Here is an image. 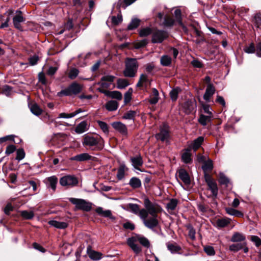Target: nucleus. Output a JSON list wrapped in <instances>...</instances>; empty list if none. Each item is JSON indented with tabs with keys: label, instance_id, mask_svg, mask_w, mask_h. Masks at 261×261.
I'll return each instance as SVG.
<instances>
[{
	"label": "nucleus",
	"instance_id": "1",
	"mask_svg": "<svg viewBox=\"0 0 261 261\" xmlns=\"http://www.w3.org/2000/svg\"><path fill=\"white\" fill-rule=\"evenodd\" d=\"M146 213L144 216V225L153 230L159 225L158 214L161 212V207L157 203L152 202L147 197L144 199Z\"/></svg>",
	"mask_w": 261,
	"mask_h": 261
},
{
	"label": "nucleus",
	"instance_id": "2",
	"mask_svg": "<svg viewBox=\"0 0 261 261\" xmlns=\"http://www.w3.org/2000/svg\"><path fill=\"white\" fill-rule=\"evenodd\" d=\"M83 146L92 150H100L104 146L103 140L100 137L86 135L83 140Z\"/></svg>",
	"mask_w": 261,
	"mask_h": 261
},
{
	"label": "nucleus",
	"instance_id": "3",
	"mask_svg": "<svg viewBox=\"0 0 261 261\" xmlns=\"http://www.w3.org/2000/svg\"><path fill=\"white\" fill-rule=\"evenodd\" d=\"M125 68L123 74L125 77H134L136 76L139 64L135 58H127L125 61Z\"/></svg>",
	"mask_w": 261,
	"mask_h": 261
},
{
	"label": "nucleus",
	"instance_id": "4",
	"mask_svg": "<svg viewBox=\"0 0 261 261\" xmlns=\"http://www.w3.org/2000/svg\"><path fill=\"white\" fill-rule=\"evenodd\" d=\"M82 90V86L77 83L73 82L67 88L57 93V96L62 97L63 96H71L80 93Z\"/></svg>",
	"mask_w": 261,
	"mask_h": 261
},
{
	"label": "nucleus",
	"instance_id": "5",
	"mask_svg": "<svg viewBox=\"0 0 261 261\" xmlns=\"http://www.w3.org/2000/svg\"><path fill=\"white\" fill-rule=\"evenodd\" d=\"M69 201L78 210H81L85 212H89L92 208V203L87 201L83 199H78L75 198H69Z\"/></svg>",
	"mask_w": 261,
	"mask_h": 261
},
{
	"label": "nucleus",
	"instance_id": "6",
	"mask_svg": "<svg viewBox=\"0 0 261 261\" xmlns=\"http://www.w3.org/2000/svg\"><path fill=\"white\" fill-rule=\"evenodd\" d=\"M168 37V33L163 30H155L152 33L151 42L153 43H162Z\"/></svg>",
	"mask_w": 261,
	"mask_h": 261
},
{
	"label": "nucleus",
	"instance_id": "7",
	"mask_svg": "<svg viewBox=\"0 0 261 261\" xmlns=\"http://www.w3.org/2000/svg\"><path fill=\"white\" fill-rule=\"evenodd\" d=\"M60 184L62 186L74 187L78 184V180L73 175H66L60 178Z\"/></svg>",
	"mask_w": 261,
	"mask_h": 261
},
{
	"label": "nucleus",
	"instance_id": "8",
	"mask_svg": "<svg viewBox=\"0 0 261 261\" xmlns=\"http://www.w3.org/2000/svg\"><path fill=\"white\" fill-rule=\"evenodd\" d=\"M204 178L213 195L216 197L218 194V187L216 181L207 173L204 174Z\"/></svg>",
	"mask_w": 261,
	"mask_h": 261
},
{
	"label": "nucleus",
	"instance_id": "9",
	"mask_svg": "<svg viewBox=\"0 0 261 261\" xmlns=\"http://www.w3.org/2000/svg\"><path fill=\"white\" fill-rule=\"evenodd\" d=\"M168 126L164 124L160 127V132L155 135V138L157 140H161L162 142L167 141L169 137Z\"/></svg>",
	"mask_w": 261,
	"mask_h": 261
},
{
	"label": "nucleus",
	"instance_id": "10",
	"mask_svg": "<svg viewBox=\"0 0 261 261\" xmlns=\"http://www.w3.org/2000/svg\"><path fill=\"white\" fill-rule=\"evenodd\" d=\"M127 208H129L133 213L138 215L142 220L143 223H144V216L146 213L145 209H140L139 205L135 203H129L127 204Z\"/></svg>",
	"mask_w": 261,
	"mask_h": 261
},
{
	"label": "nucleus",
	"instance_id": "11",
	"mask_svg": "<svg viewBox=\"0 0 261 261\" xmlns=\"http://www.w3.org/2000/svg\"><path fill=\"white\" fill-rule=\"evenodd\" d=\"M16 15L13 18V22L15 28L21 30V22L24 21L25 19L22 15V12L20 10L16 11Z\"/></svg>",
	"mask_w": 261,
	"mask_h": 261
},
{
	"label": "nucleus",
	"instance_id": "12",
	"mask_svg": "<svg viewBox=\"0 0 261 261\" xmlns=\"http://www.w3.org/2000/svg\"><path fill=\"white\" fill-rule=\"evenodd\" d=\"M203 141L204 138L202 136H200L193 141L188 143L187 148L190 149L191 151L193 150L194 151H196L200 147Z\"/></svg>",
	"mask_w": 261,
	"mask_h": 261
},
{
	"label": "nucleus",
	"instance_id": "13",
	"mask_svg": "<svg viewBox=\"0 0 261 261\" xmlns=\"http://www.w3.org/2000/svg\"><path fill=\"white\" fill-rule=\"evenodd\" d=\"M137 241V238L135 237L129 238L127 240V244L133 250L136 254H138L141 252V247L136 243Z\"/></svg>",
	"mask_w": 261,
	"mask_h": 261
},
{
	"label": "nucleus",
	"instance_id": "14",
	"mask_svg": "<svg viewBox=\"0 0 261 261\" xmlns=\"http://www.w3.org/2000/svg\"><path fill=\"white\" fill-rule=\"evenodd\" d=\"M177 173L178 174V177L182 180V181L186 185H189L191 183V179L188 173L184 169H179Z\"/></svg>",
	"mask_w": 261,
	"mask_h": 261
},
{
	"label": "nucleus",
	"instance_id": "15",
	"mask_svg": "<svg viewBox=\"0 0 261 261\" xmlns=\"http://www.w3.org/2000/svg\"><path fill=\"white\" fill-rule=\"evenodd\" d=\"M44 182L48 188H50L53 191H55L58 183V178L56 176L48 177L44 180Z\"/></svg>",
	"mask_w": 261,
	"mask_h": 261
},
{
	"label": "nucleus",
	"instance_id": "16",
	"mask_svg": "<svg viewBox=\"0 0 261 261\" xmlns=\"http://www.w3.org/2000/svg\"><path fill=\"white\" fill-rule=\"evenodd\" d=\"M215 92V88L213 84H208L207 85L205 92L203 95V99L206 102L210 101L211 97L214 94Z\"/></svg>",
	"mask_w": 261,
	"mask_h": 261
},
{
	"label": "nucleus",
	"instance_id": "17",
	"mask_svg": "<svg viewBox=\"0 0 261 261\" xmlns=\"http://www.w3.org/2000/svg\"><path fill=\"white\" fill-rule=\"evenodd\" d=\"M99 92L105 94L107 96L112 98H115L117 100H121L122 98V95L119 91H110L107 90H101L99 89Z\"/></svg>",
	"mask_w": 261,
	"mask_h": 261
},
{
	"label": "nucleus",
	"instance_id": "18",
	"mask_svg": "<svg viewBox=\"0 0 261 261\" xmlns=\"http://www.w3.org/2000/svg\"><path fill=\"white\" fill-rule=\"evenodd\" d=\"M113 127L123 135L127 134V129L125 124L120 122H114L112 124Z\"/></svg>",
	"mask_w": 261,
	"mask_h": 261
},
{
	"label": "nucleus",
	"instance_id": "19",
	"mask_svg": "<svg viewBox=\"0 0 261 261\" xmlns=\"http://www.w3.org/2000/svg\"><path fill=\"white\" fill-rule=\"evenodd\" d=\"M87 252L90 258L93 260H100L102 257L101 253L91 249L90 247H88Z\"/></svg>",
	"mask_w": 261,
	"mask_h": 261
},
{
	"label": "nucleus",
	"instance_id": "20",
	"mask_svg": "<svg viewBox=\"0 0 261 261\" xmlns=\"http://www.w3.org/2000/svg\"><path fill=\"white\" fill-rule=\"evenodd\" d=\"M95 212L99 216L106 218H109L112 220H114L115 219V217L112 215L110 210H103L101 207H98L96 208Z\"/></svg>",
	"mask_w": 261,
	"mask_h": 261
},
{
	"label": "nucleus",
	"instance_id": "21",
	"mask_svg": "<svg viewBox=\"0 0 261 261\" xmlns=\"http://www.w3.org/2000/svg\"><path fill=\"white\" fill-rule=\"evenodd\" d=\"M183 108L186 113L190 114L195 110L196 102L192 100H187L184 103Z\"/></svg>",
	"mask_w": 261,
	"mask_h": 261
},
{
	"label": "nucleus",
	"instance_id": "22",
	"mask_svg": "<svg viewBox=\"0 0 261 261\" xmlns=\"http://www.w3.org/2000/svg\"><path fill=\"white\" fill-rule=\"evenodd\" d=\"M230 221L231 219L228 218L218 219L216 220L214 225L218 228H223L229 224Z\"/></svg>",
	"mask_w": 261,
	"mask_h": 261
},
{
	"label": "nucleus",
	"instance_id": "23",
	"mask_svg": "<svg viewBox=\"0 0 261 261\" xmlns=\"http://www.w3.org/2000/svg\"><path fill=\"white\" fill-rule=\"evenodd\" d=\"M192 154L191 150L188 148L183 150V153L181 155V160L185 164H190L192 162Z\"/></svg>",
	"mask_w": 261,
	"mask_h": 261
},
{
	"label": "nucleus",
	"instance_id": "24",
	"mask_svg": "<svg viewBox=\"0 0 261 261\" xmlns=\"http://www.w3.org/2000/svg\"><path fill=\"white\" fill-rule=\"evenodd\" d=\"M132 165L137 169H139V167L141 166L143 164V160L140 155H137L135 157L130 158Z\"/></svg>",
	"mask_w": 261,
	"mask_h": 261
},
{
	"label": "nucleus",
	"instance_id": "25",
	"mask_svg": "<svg viewBox=\"0 0 261 261\" xmlns=\"http://www.w3.org/2000/svg\"><path fill=\"white\" fill-rule=\"evenodd\" d=\"M48 224L57 228L64 229L68 226L67 223L64 222H59L56 220H51L48 222Z\"/></svg>",
	"mask_w": 261,
	"mask_h": 261
},
{
	"label": "nucleus",
	"instance_id": "26",
	"mask_svg": "<svg viewBox=\"0 0 261 261\" xmlns=\"http://www.w3.org/2000/svg\"><path fill=\"white\" fill-rule=\"evenodd\" d=\"M84 111L82 110L81 109H79L76 110L75 112L71 113H60L59 115L58 118H71L78 114L84 112Z\"/></svg>",
	"mask_w": 261,
	"mask_h": 261
},
{
	"label": "nucleus",
	"instance_id": "27",
	"mask_svg": "<svg viewBox=\"0 0 261 261\" xmlns=\"http://www.w3.org/2000/svg\"><path fill=\"white\" fill-rule=\"evenodd\" d=\"M90 159L91 156L88 153H83L73 156L71 158V160L79 162H83L90 160Z\"/></svg>",
	"mask_w": 261,
	"mask_h": 261
},
{
	"label": "nucleus",
	"instance_id": "28",
	"mask_svg": "<svg viewBox=\"0 0 261 261\" xmlns=\"http://www.w3.org/2000/svg\"><path fill=\"white\" fill-rule=\"evenodd\" d=\"M212 117L211 115L200 114L198 118V122L202 126H205L208 122H211Z\"/></svg>",
	"mask_w": 261,
	"mask_h": 261
},
{
	"label": "nucleus",
	"instance_id": "29",
	"mask_svg": "<svg viewBox=\"0 0 261 261\" xmlns=\"http://www.w3.org/2000/svg\"><path fill=\"white\" fill-rule=\"evenodd\" d=\"M127 168L124 164H121L120 165L118 169L117 173V178L119 180H121L124 178L125 176V172L127 170Z\"/></svg>",
	"mask_w": 261,
	"mask_h": 261
},
{
	"label": "nucleus",
	"instance_id": "30",
	"mask_svg": "<svg viewBox=\"0 0 261 261\" xmlns=\"http://www.w3.org/2000/svg\"><path fill=\"white\" fill-rule=\"evenodd\" d=\"M166 245L168 249L172 253H177L181 249V247L175 243L173 244L168 242L167 243Z\"/></svg>",
	"mask_w": 261,
	"mask_h": 261
},
{
	"label": "nucleus",
	"instance_id": "31",
	"mask_svg": "<svg viewBox=\"0 0 261 261\" xmlns=\"http://www.w3.org/2000/svg\"><path fill=\"white\" fill-rule=\"evenodd\" d=\"M225 211L226 213L229 215L236 216V217H243V214L240 211H239L237 210H235L231 207H226L225 208Z\"/></svg>",
	"mask_w": 261,
	"mask_h": 261
},
{
	"label": "nucleus",
	"instance_id": "32",
	"mask_svg": "<svg viewBox=\"0 0 261 261\" xmlns=\"http://www.w3.org/2000/svg\"><path fill=\"white\" fill-rule=\"evenodd\" d=\"M172 63V58L168 55H163L161 57L160 63L163 66H169Z\"/></svg>",
	"mask_w": 261,
	"mask_h": 261
},
{
	"label": "nucleus",
	"instance_id": "33",
	"mask_svg": "<svg viewBox=\"0 0 261 261\" xmlns=\"http://www.w3.org/2000/svg\"><path fill=\"white\" fill-rule=\"evenodd\" d=\"M175 22V20L169 16H166L164 18V21L162 25L165 27H171Z\"/></svg>",
	"mask_w": 261,
	"mask_h": 261
},
{
	"label": "nucleus",
	"instance_id": "34",
	"mask_svg": "<svg viewBox=\"0 0 261 261\" xmlns=\"http://www.w3.org/2000/svg\"><path fill=\"white\" fill-rule=\"evenodd\" d=\"M129 185L133 189H137L141 186V181L138 178L134 177L130 178Z\"/></svg>",
	"mask_w": 261,
	"mask_h": 261
},
{
	"label": "nucleus",
	"instance_id": "35",
	"mask_svg": "<svg viewBox=\"0 0 261 261\" xmlns=\"http://www.w3.org/2000/svg\"><path fill=\"white\" fill-rule=\"evenodd\" d=\"M118 107V102L115 100H110L106 105V109L109 111H114L117 109Z\"/></svg>",
	"mask_w": 261,
	"mask_h": 261
},
{
	"label": "nucleus",
	"instance_id": "36",
	"mask_svg": "<svg viewBox=\"0 0 261 261\" xmlns=\"http://www.w3.org/2000/svg\"><path fill=\"white\" fill-rule=\"evenodd\" d=\"M87 122L83 121L80 123L75 127V132L78 134H82L85 132L87 129Z\"/></svg>",
	"mask_w": 261,
	"mask_h": 261
},
{
	"label": "nucleus",
	"instance_id": "37",
	"mask_svg": "<svg viewBox=\"0 0 261 261\" xmlns=\"http://www.w3.org/2000/svg\"><path fill=\"white\" fill-rule=\"evenodd\" d=\"M181 91V89L179 87H176L170 91V96L173 101H175L177 100L178 94Z\"/></svg>",
	"mask_w": 261,
	"mask_h": 261
},
{
	"label": "nucleus",
	"instance_id": "38",
	"mask_svg": "<svg viewBox=\"0 0 261 261\" xmlns=\"http://www.w3.org/2000/svg\"><path fill=\"white\" fill-rule=\"evenodd\" d=\"M31 112L36 116H39L42 112V109L36 103H34L30 106Z\"/></svg>",
	"mask_w": 261,
	"mask_h": 261
},
{
	"label": "nucleus",
	"instance_id": "39",
	"mask_svg": "<svg viewBox=\"0 0 261 261\" xmlns=\"http://www.w3.org/2000/svg\"><path fill=\"white\" fill-rule=\"evenodd\" d=\"M140 22V20L139 19H133L130 23L128 24L127 27V29L129 30H132L137 28L139 26Z\"/></svg>",
	"mask_w": 261,
	"mask_h": 261
},
{
	"label": "nucleus",
	"instance_id": "40",
	"mask_svg": "<svg viewBox=\"0 0 261 261\" xmlns=\"http://www.w3.org/2000/svg\"><path fill=\"white\" fill-rule=\"evenodd\" d=\"M245 239V237L240 233L236 232L232 236L231 241L233 242H240L244 241Z\"/></svg>",
	"mask_w": 261,
	"mask_h": 261
},
{
	"label": "nucleus",
	"instance_id": "41",
	"mask_svg": "<svg viewBox=\"0 0 261 261\" xmlns=\"http://www.w3.org/2000/svg\"><path fill=\"white\" fill-rule=\"evenodd\" d=\"M99 127L102 130V132L106 134H108L109 132V126L108 124L103 121L98 120L97 121Z\"/></svg>",
	"mask_w": 261,
	"mask_h": 261
},
{
	"label": "nucleus",
	"instance_id": "42",
	"mask_svg": "<svg viewBox=\"0 0 261 261\" xmlns=\"http://www.w3.org/2000/svg\"><path fill=\"white\" fill-rule=\"evenodd\" d=\"M21 216L25 219H31L34 216L32 211H22L20 212Z\"/></svg>",
	"mask_w": 261,
	"mask_h": 261
},
{
	"label": "nucleus",
	"instance_id": "43",
	"mask_svg": "<svg viewBox=\"0 0 261 261\" xmlns=\"http://www.w3.org/2000/svg\"><path fill=\"white\" fill-rule=\"evenodd\" d=\"M202 168L204 172L212 170L213 168V164L212 161L209 160L205 162L202 167Z\"/></svg>",
	"mask_w": 261,
	"mask_h": 261
},
{
	"label": "nucleus",
	"instance_id": "44",
	"mask_svg": "<svg viewBox=\"0 0 261 261\" xmlns=\"http://www.w3.org/2000/svg\"><path fill=\"white\" fill-rule=\"evenodd\" d=\"M136 115V112L135 111H129L126 112L122 118L125 119L134 120Z\"/></svg>",
	"mask_w": 261,
	"mask_h": 261
},
{
	"label": "nucleus",
	"instance_id": "45",
	"mask_svg": "<svg viewBox=\"0 0 261 261\" xmlns=\"http://www.w3.org/2000/svg\"><path fill=\"white\" fill-rule=\"evenodd\" d=\"M178 200L176 199H171L167 204V208L168 210H174L177 205Z\"/></svg>",
	"mask_w": 261,
	"mask_h": 261
},
{
	"label": "nucleus",
	"instance_id": "46",
	"mask_svg": "<svg viewBox=\"0 0 261 261\" xmlns=\"http://www.w3.org/2000/svg\"><path fill=\"white\" fill-rule=\"evenodd\" d=\"M79 73V70L77 69L72 68L69 70L68 76L70 79L74 80L77 76Z\"/></svg>",
	"mask_w": 261,
	"mask_h": 261
},
{
	"label": "nucleus",
	"instance_id": "47",
	"mask_svg": "<svg viewBox=\"0 0 261 261\" xmlns=\"http://www.w3.org/2000/svg\"><path fill=\"white\" fill-rule=\"evenodd\" d=\"M117 88L119 89H123L127 87L129 84L125 79H119L117 80Z\"/></svg>",
	"mask_w": 261,
	"mask_h": 261
},
{
	"label": "nucleus",
	"instance_id": "48",
	"mask_svg": "<svg viewBox=\"0 0 261 261\" xmlns=\"http://www.w3.org/2000/svg\"><path fill=\"white\" fill-rule=\"evenodd\" d=\"M148 81V76L145 74H141L140 75L139 80L136 85L137 87H142L143 84Z\"/></svg>",
	"mask_w": 261,
	"mask_h": 261
},
{
	"label": "nucleus",
	"instance_id": "49",
	"mask_svg": "<svg viewBox=\"0 0 261 261\" xmlns=\"http://www.w3.org/2000/svg\"><path fill=\"white\" fill-rule=\"evenodd\" d=\"M152 33V30L150 28H145L141 29L139 31V35L143 37L147 36Z\"/></svg>",
	"mask_w": 261,
	"mask_h": 261
},
{
	"label": "nucleus",
	"instance_id": "50",
	"mask_svg": "<svg viewBox=\"0 0 261 261\" xmlns=\"http://www.w3.org/2000/svg\"><path fill=\"white\" fill-rule=\"evenodd\" d=\"M137 241L143 246L149 248L150 247V243L148 240L145 237H138L137 238Z\"/></svg>",
	"mask_w": 261,
	"mask_h": 261
},
{
	"label": "nucleus",
	"instance_id": "51",
	"mask_svg": "<svg viewBox=\"0 0 261 261\" xmlns=\"http://www.w3.org/2000/svg\"><path fill=\"white\" fill-rule=\"evenodd\" d=\"M176 20L179 24H182L181 12L180 9H176L174 12Z\"/></svg>",
	"mask_w": 261,
	"mask_h": 261
},
{
	"label": "nucleus",
	"instance_id": "52",
	"mask_svg": "<svg viewBox=\"0 0 261 261\" xmlns=\"http://www.w3.org/2000/svg\"><path fill=\"white\" fill-rule=\"evenodd\" d=\"M16 154H17V155L16 157V160H18V161L24 159L25 157V152H24L23 149H22V148L18 149L17 150Z\"/></svg>",
	"mask_w": 261,
	"mask_h": 261
},
{
	"label": "nucleus",
	"instance_id": "53",
	"mask_svg": "<svg viewBox=\"0 0 261 261\" xmlns=\"http://www.w3.org/2000/svg\"><path fill=\"white\" fill-rule=\"evenodd\" d=\"M148 43V40L146 39H144L135 44V48L139 49L145 46Z\"/></svg>",
	"mask_w": 261,
	"mask_h": 261
},
{
	"label": "nucleus",
	"instance_id": "54",
	"mask_svg": "<svg viewBox=\"0 0 261 261\" xmlns=\"http://www.w3.org/2000/svg\"><path fill=\"white\" fill-rule=\"evenodd\" d=\"M243 248V246L241 243L233 244L229 246V249L234 252H237Z\"/></svg>",
	"mask_w": 261,
	"mask_h": 261
},
{
	"label": "nucleus",
	"instance_id": "55",
	"mask_svg": "<svg viewBox=\"0 0 261 261\" xmlns=\"http://www.w3.org/2000/svg\"><path fill=\"white\" fill-rule=\"evenodd\" d=\"M204 251L205 252L210 256L214 255L215 251L214 247L211 246H206L204 247Z\"/></svg>",
	"mask_w": 261,
	"mask_h": 261
},
{
	"label": "nucleus",
	"instance_id": "56",
	"mask_svg": "<svg viewBox=\"0 0 261 261\" xmlns=\"http://www.w3.org/2000/svg\"><path fill=\"white\" fill-rule=\"evenodd\" d=\"M244 50L246 53L252 54L256 51V49L253 43H251L249 46L245 47L244 48Z\"/></svg>",
	"mask_w": 261,
	"mask_h": 261
},
{
	"label": "nucleus",
	"instance_id": "57",
	"mask_svg": "<svg viewBox=\"0 0 261 261\" xmlns=\"http://www.w3.org/2000/svg\"><path fill=\"white\" fill-rule=\"evenodd\" d=\"M132 89H129L124 94V102L125 103L129 102L132 99Z\"/></svg>",
	"mask_w": 261,
	"mask_h": 261
},
{
	"label": "nucleus",
	"instance_id": "58",
	"mask_svg": "<svg viewBox=\"0 0 261 261\" xmlns=\"http://www.w3.org/2000/svg\"><path fill=\"white\" fill-rule=\"evenodd\" d=\"M11 90V87L8 85H6L4 86L3 87L2 93L5 94L7 96H9L10 95Z\"/></svg>",
	"mask_w": 261,
	"mask_h": 261
},
{
	"label": "nucleus",
	"instance_id": "59",
	"mask_svg": "<svg viewBox=\"0 0 261 261\" xmlns=\"http://www.w3.org/2000/svg\"><path fill=\"white\" fill-rule=\"evenodd\" d=\"M254 23L256 27L259 28L261 25V14H257L254 17Z\"/></svg>",
	"mask_w": 261,
	"mask_h": 261
},
{
	"label": "nucleus",
	"instance_id": "60",
	"mask_svg": "<svg viewBox=\"0 0 261 261\" xmlns=\"http://www.w3.org/2000/svg\"><path fill=\"white\" fill-rule=\"evenodd\" d=\"M16 149V148L14 145H8L6 149L5 153L7 155H9L13 153Z\"/></svg>",
	"mask_w": 261,
	"mask_h": 261
},
{
	"label": "nucleus",
	"instance_id": "61",
	"mask_svg": "<svg viewBox=\"0 0 261 261\" xmlns=\"http://www.w3.org/2000/svg\"><path fill=\"white\" fill-rule=\"evenodd\" d=\"M136 1V0H123V2H121L119 4V6L125 8L126 7L134 3Z\"/></svg>",
	"mask_w": 261,
	"mask_h": 261
},
{
	"label": "nucleus",
	"instance_id": "62",
	"mask_svg": "<svg viewBox=\"0 0 261 261\" xmlns=\"http://www.w3.org/2000/svg\"><path fill=\"white\" fill-rule=\"evenodd\" d=\"M111 20L114 24L117 25L122 21V18L121 15H118L117 16H113Z\"/></svg>",
	"mask_w": 261,
	"mask_h": 261
},
{
	"label": "nucleus",
	"instance_id": "63",
	"mask_svg": "<svg viewBox=\"0 0 261 261\" xmlns=\"http://www.w3.org/2000/svg\"><path fill=\"white\" fill-rule=\"evenodd\" d=\"M219 182L222 185H227L229 182V179L223 174H221L219 177Z\"/></svg>",
	"mask_w": 261,
	"mask_h": 261
},
{
	"label": "nucleus",
	"instance_id": "64",
	"mask_svg": "<svg viewBox=\"0 0 261 261\" xmlns=\"http://www.w3.org/2000/svg\"><path fill=\"white\" fill-rule=\"evenodd\" d=\"M251 240L255 243L256 247H259L261 245V240L257 236H251Z\"/></svg>",
	"mask_w": 261,
	"mask_h": 261
}]
</instances>
